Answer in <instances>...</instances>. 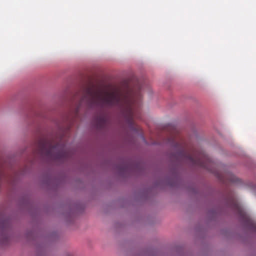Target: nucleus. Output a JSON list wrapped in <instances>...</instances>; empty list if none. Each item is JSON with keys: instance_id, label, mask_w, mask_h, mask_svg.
Masks as SVG:
<instances>
[{"instance_id": "obj_1", "label": "nucleus", "mask_w": 256, "mask_h": 256, "mask_svg": "<svg viewBox=\"0 0 256 256\" xmlns=\"http://www.w3.org/2000/svg\"><path fill=\"white\" fill-rule=\"evenodd\" d=\"M140 99V94L136 98L129 99L117 91L106 92L104 95H102L92 88L88 86L82 92L76 109V113L78 112V110L83 105L90 108L118 106L122 108L128 122L132 125L134 124V118H140L139 107Z\"/></svg>"}, {"instance_id": "obj_2", "label": "nucleus", "mask_w": 256, "mask_h": 256, "mask_svg": "<svg viewBox=\"0 0 256 256\" xmlns=\"http://www.w3.org/2000/svg\"><path fill=\"white\" fill-rule=\"evenodd\" d=\"M36 152L42 157L52 160H65L68 157L64 144H54L53 142L45 139L39 141Z\"/></svg>"}, {"instance_id": "obj_3", "label": "nucleus", "mask_w": 256, "mask_h": 256, "mask_svg": "<svg viewBox=\"0 0 256 256\" xmlns=\"http://www.w3.org/2000/svg\"><path fill=\"white\" fill-rule=\"evenodd\" d=\"M179 154L180 157L188 160L192 165L206 169H209L208 167L212 162L210 158L202 150H194L192 154H188L182 148Z\"/></svg>"}, {"instance_id": "obj_4", "label": "nucleus", "mask_w": 256, "mask_h": 256, "mask_svg": "<svg viewBox=\"0 0 256 256\" xmlns=\"http://www.w3.org/2000/svg\"><path fill=\"white\" fill-rule=\"evenodd\" d=\"M232 206L240 216L245 225L251 230L256 232V222L244 212L240 204L236 201L232 200Z\"/></svg>"}, {"instance_id": "obj_5", "label": "nucleus", "mask_w": 256, "mask_h": 256, "mask_svg": "<svg viewBox=\"0 0 256 256\" xmlns=\"http://www.w3.org/2000/svg\"><path fill=\"white\" fill-rule=\"evenodd\" d=\"M106 118L104 116H100L96 120V124L100 128H104L106 124Z\"/></svg>"}, {"instance_id": "obj_6", "label": "nucleus", "mask_w": 256, "mask_h": 256, "mask_svg": "<svg viewBox=\"0 0 256 256\" xmlns=\"http://www.w3.org/2000/svg\"><path fill=\"white\" fill-rule=\"evenodd\" d=\"M230 181L232 182H238L237 178L233 175L230 174Z\"/></svg>"}, {"instance_id": "obj_7", "label": "nucleus", "mask_w": 256, "mask_h": 256, "mask_svg": "<svg viewBox=\"0 0 256 256\" xmlns=\"http://www.w3.org/2000/svg\"><path fill=\"white\" fill-rule=\"evenodd\" d=\"M172 142H174V143H176V145H178H178L179 144H178V143H177V142H175V140H174V138H172Z\"/></svg>"}, {"instance_id": "obj_8", "label": "nucleus", "mask_w": 256, "mask_h": 256, "mask_svg": "<svg viewBox=\"0 0 256 256\" xmlns=\"http://www.w3.org/2000/svg\"><path fill=\"white\" fill-rule=\"evenodd\" d=\"M68 256H72V254H68Z\"/></svg>"}]
</instances>
